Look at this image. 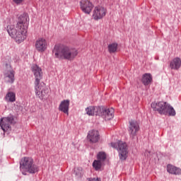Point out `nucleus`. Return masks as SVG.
Here are the masks:
<instances>
[{"mask_svg": "<svg viewBox=\"0 0 181 181\" xmlns=\"http://www.w3.org/2000/svg\"><path fill=\"white\" fill-rule=\"evenodd\" d=\"M13 1L14 4H16V5H22V4H23V2L25 1V0H13Z\"/></svg>", "mask_w": 181, "mask_h": 181, "instance_id": "a878e982", "label": "nucleus"}, {"mask_svg": "<svg viewBox=\"0 0 181 181\" xmlns=\"http://www.w3.org/2000/svg\"><path fill=\"white\" fill-rule=\"evenodd\" d=\"M52 53L57 59L69 60V62L74 60L77 54H78L77 49L75 48H70L67 46L60 47L59 45L54 46Z\"/></svg>", "mask_w": 181, "mask_h": 181, "instance_id": "f03ea898", "label": "nucleus"}, {"mask_svg": "<svg viewBox=\"0 0 181 181\" xmlns=\"http://www.w3.org/2000/svg\"><path fill=\"white\" fill-rule=\"evenodd\" d=\"M44 85L45 83H43V86L38 84L35 86V94L38 96L40 100H43V98L47 97V94H49V89Z\"/></svg>", "mask_w": 181, "mask_h": 181, "instance_id": "9d476101", "label": "nucleus"}, {"mask_svg": "<svg viewBox=\"0 0 181 181\" xmlns=\"http://www.w3.org/2000/svg\"><path fill=\"white\" fill-rule=\"evenodd\" d=\"M87 139L90 144H97L100 141V133L97 130H90L88 133Z\"/></svg>", "mask_w": 181, "mask_h": 181, "instance_id": "ddd939ff", "label": "nucleus"}, {"mask_svg": "<svg viewBox=\"0 0 181 181\" xmlns=\"http://www.w3.org/2000/svg\"><path fill=\"white\" fill-rule=\"evenodd\" d=\"M141 82L144 86H149L152 83V75L151 74H144L142 76Z\"/></svg>", "mask_w": 181, "mask_h": 181, "instance_id": "aec40b11", "label": "nucleus"}, {"mask_svg": "<svg viewBox=\"0 0 181 181\" xmlns=\"http://www.w3.org/2000/svg\"><path fill=\"white\" fill-rule=\"evenodd\" d=\"M169 103L163 101L153 102L151 103V108L153 111L158 112L160 115H166V108Z\"/></svg>", "mask_w": 181, "mask_h": 181, "instance_id": "0eeeda50", "label": "nucleus"}, {"mask_svg": "<svg viewBox=\"0 0 181 181\" xmlns=\"http://www.w3.org/2000/svg\"><path fill=\"white\" fill-rule=\"evenodd\" d=\"M16 124V122H15V118L12 115L0 119V127L4 132L8 131V129L11 131V125H15Z\"/></svg>", "mask_w": 181, "mask_h": 181, "instance_id": "423d86ee", "label": "nucleus"}, {"mask_svg": "<svg viewBox=\"0 0 181 181\" xmlns=\"http://www.w3.org/2000/svg\"><path fill=\"white\" fill-rule=\"evenodd\" d=\"M29 16L23 13L18 17V21L16 25H8L7 32L16 43H22L26 39L28 26L29 25Z\"/></svg>", "mask_w": 181, "mask_h": 181, "instance_id": "f257e3e1", "label": "nucleus"}, {"mask_svg": "<svg viewBox=\"0 0 181 181\" xmlns=\"http://www.w3.org/2000/svg\"><path fill=\"white\" fill-rule=\"evenodd\" d=\"M78 170H83V168H78Z\"/></svg>", "mask_w": 181, "mask_h": 181, "instance_id": "cd10ccee", "label": "nucleus"}, {"mask_svg": "<svg viewBox=\"0 0 181 181\" xmlns=\"http://www.w3.org/2000/svg\"><path fill=\"white\" fill-rule=\"evenodd\" d=\"M106 12L107 10H105L104 7L96 6L93 10V17L95 21L103 19V18L105 16Z\"/></svg>", "mask_w": 181, "mask_h": 181, "instance_id": "f8f14e48", "label": "nucleus"}, {"mask_svg": "<svg viewBox=\"0 0 181 181\" xmlns=\"http://www.w3.org/2000/svg\"><path fill=\"white\" fill-rule=\"evenodd\" d=\"M81 9L83 11L84 13H87L88 15L91 13L93 11V8H94V5L88 0H82L80 1Z\"/></svg>", "mask_w": 181, "mask_h": 181, "instance_id": "9b49d317", "label": "nucleus"}, {"mask_svg": "<svg viewBox=\"0 0 181 181\" xmlns=\"http://www.w3.org/2000/svg\"><path fill=\"white\" fill-rule=\"evenodd\" d=\"M98 160H100V162H104L105 159H107V154L105 152L100 151L97 155Z\"/></svg>", "mask_w": 181, "mask_h": 181, "instance_id": "393cba45", "label": "nucleus"}, {"mask_svg": "<svg viewBox=\"0 0 181 181\" xmlns=\"http://www.w3.org/2000/svg\"><path fill=\"white\" fill-rule=\"evenodd\" d=\"M88 181H101V179L100 178H87Z\"/></svg>", "mask_w": 181, "mask_h": 181, "instance_id": "bb28decb", "label": "nucleus"}, {"mask_svg": "<svg viewBox=\"0 0 181 181\" xmlns=\"http://www.w3.org/2000/svg\"><path fill=\"white\" fill-rule=\"evenodd\" d=\"M70 107V100H64L61 102L59 110L64 114H66L69 115V108Z\"/></svg>", "mask_w": 181, "mask_h": 181, "instance_id": "2eb2a0df", "label": "nucleus"}, {"mask_svg": "<svg viewBox=\"0 0 181 181\" xmlns=\"http://www.w3.org/2000/svg\"><path fill=\"white\" fill-rule=\"evenodd\" d=\"M35 47L38 52H45L47 47V43L45 38H40L35 42Z\"/></svg>", "mask_w": 181, "mask_h": 181, "instance_id": "4468645a", "label": "nucleus"}, {"mask_svg": "<svg viewBox=\"0 0 181 181\" xmlns=\"http://www.w3.org/2000/svg\"><path fill=\"white\" fill-rule=\"evenodd\" d=\"M31 71L33 73L35 81V86H39L40 81L43 78V71L37 64H33L31 66Z\"/></svg>", "mask_w": 181, "mask_h": 181, "instance_id": "6e6552de", "label": "nucleus"}, {"mask_svg": "<svg viewBox=\"0 0 181 181\" xmlns=\"http://www.w3.org/2000/svg\"><path fill=\"white\" fill-rule=\"evenodd\" d=\"M98 108H100V106H89L86 109V114L92 117L98 115Z\"/></svg>", "mask_w": 181, "mask_h": 181, "instance_id": "6ab92c4d", "label": "nucleus"}, {"mask_svg": "<svg viewBox=\"0 0 181 181\" xmlns=\"http://www.w3.org/2000/svg\"><path fill=\"white\" fill-rule=\"evenodd\" d=\"M98 116L102 117L105 121H110L114 118V109L108 108L105 106H99L98 107Z\"/></svg>", "mask_w": 181, "mask_h": 181, "instance_id": "39448f33", "label": "nucleus"}, {"mask_svg": "<svg viewBox=\"0 0 181 181\" xmlns=\"http://www.w3.org/2000/svg\"><path fill=\"white\" fill-rule=\"evenodd\" d=\"M166 115H168V117H175L176 115V110L169 103L166 108Z\"/></svg>", "mask_w": 181, "mask_h": 181, "instance_id": "412c9836", "label": "nucleus"}, {"mask_svg": "<svg viewBox=\"0 0 181 181\" xmlns=\"http://www.w3.org/2000/svg\"><path fill=\"white\" fill-rule=\"evenodd\" d=\"M20 169L22 174L26 175V172L31 174L39 172V167L33 163V159L29 157H24L20 161Z\"/></svg>", "mask_w": 181, "mask_h": 181, "instance_id": "7ed1b4c3", "label": "nucleus"}, {"mask_svg": "<svg viewBox=\"0 0 181 181\" xmlns=\"http://www.w3.org/2000/svg\"><path fill=\"white\" fill-rule=\"evenodd\" d=\"M129 124V135L132 139H134L136 136V133L139 132V123L136 120H130Z\"/></svg>", "mask_w": 181, "mask_h": 181, "instance_id": "1a4fd4ad", "label": "nucleus"}, {"mask_svg": "<svg viewBox=\"0 0 181 181\" xmlns=\"http://www.w3.org/2000/svg\"><path fill=\"white\" fill-rule=\"evenodd\" d=\"M6 100L8 103H15V101H16V96L15 95V93H13V92H8L6 95Z\"/></svg>", "mask_w": 181, "mask_h": 181, "instance_id": "4be33fe9", "label": "nucleus"}, {"mask_svg": "<svg viewBox=\"0 0 181 181\" xmlns=\"http://www.w3.org/2000/svg\"><path fill=\"white\" fill-rule=\"evenodd\" d=\"M167 172L171 175H181V169L171 164L167 165Z\"/></svg>", "mask_w": 181, "mask_h": 181, "instance_id": "a211bd4d", "label": "nucleus"}, {"mask_svg": "<svg viewBox=\"0 0 181 181\" xmlns=\"http://www.w3.org/2000/svg\"><path fill=\"white\" fill-rule=\"evenodd\" d=\"M109 53H115L117 49H118V44L117 43H112L107 46Z\"/></svg>", "mask_w": 181, "mask_h": 181, "instance_id": "5701e85b", "label": "nucleus"}, {"mask_svg": "<svg viewBox=\"0 0 181 181\" xmlns=\"http://www.w3.org/2000/svg\"><path fill=\"white\" fill-rule=\"evenodd\" d=\"M4 80L6 83L13 84V82L15 81V71H7V73L4 74Z\"/></svg>", "mask_w": 181, "mask_h": 181, "instance_id": "dca6fc26", "label": "nucleus"}, {"mask_svg": "<svg viewBox=\"0 0 181 181\" xmlns=\"http://www.w3.org/2000/svg\"><path fill=\"white\" fill-rule=\"evenodd\" d=\"M181 66V59L179 57L174 58L170 62V67L172 70H179Z\"/></svg>", "mask_w": 181, "mask_h": 181, "instance_id": "f3484780", "label": "nucleus"}, {"mask_svg": "<svg viewBox=\"0 0 181 181\" xmlns=\"http://www.w3.org/2000/svg\"><path fill=\"white\" fill-rule=\"evenodd\" d=\"M103 166V163L100 160H95L93 163V167L96 170H100Z\"/></svg>", "mask_w": 181, "mask_h": 181, "instance_id": "b1692460", "label": "nucleus"}, {"mask_svg": "<svg viewBox=\"0 0 181 181\" xmlns=\"http://www.w3.org/2000/svg\"><path fill=\"white\" fill-rule=\"evenodd\" d=\"M111 146L117 149L121 160H125L127 159L128 156V146H127V143L122 141L111 143Z\"/></svg>", "mask_w": 181, "mask_h": 181, "instance_id": "20e7f679", "label": "nucleus"}]
</instances>
